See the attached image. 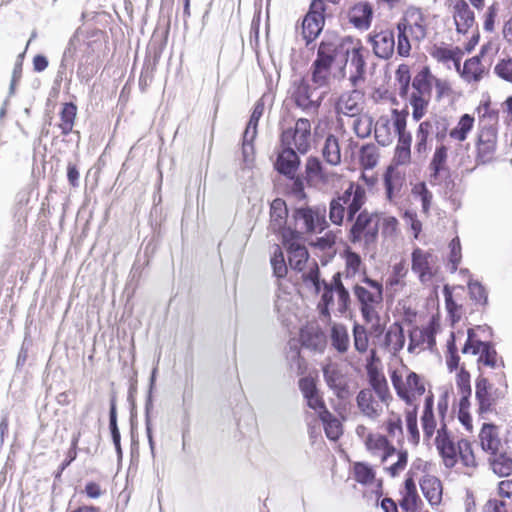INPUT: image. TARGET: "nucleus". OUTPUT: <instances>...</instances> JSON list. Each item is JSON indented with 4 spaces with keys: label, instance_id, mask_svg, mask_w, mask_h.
I'll return each mask as SVG.
<instances>
[{
    "label": "nucleus",
    "instance_id": "obj_1",
    "mask_svg": "<svg viewBox=\"0 0 512 512\" xmlns=\"http://www.w3.org/2000/svg\"><path fill=\"white\" fill-rule=\"evenodd\" d=\"M397 53L401 57H407L411 51L409 35L413 40L420 42L426 38L427 30L424 17L419 11L409 12L397 23Z\"/></svg>",
    "mask_w": 512,
    "mask_h": 512
},
{
    "label": "nucleus",
    "instance_id": "obj_2",
    "mask_svg": "<svg viewBox=\"0 0 512 512\" xmlns=\"http://www.w3.org/2000/svg\"><path fill=\"white\" fill-rule=\"evenodd\" d=\"M365 198V192L359 186L353 190V185H350L341 196L333 199L330 203V220L332 224H342L344 214L346 212L347 221L354 220L355 215L360 211Z\"/></svg>",
    "mask_w": 512,
    "mask_h": 512
},
{
    "label": "nucleus",
    "instance_id": "obj_3",
    "mask_svg": "<svg viewBox=\"0 0 512 512\" xmlns=\"http://www.w3.org/2000/svg\"><path fill=\"white\" fill-rule=\"evenodd\" d=\"M282 244L288 253L289 266L296 271H303L309 259V253L305 246L306 239L302 232L292 226H279Z\"/></svg>",
    "mask_w": 512,
    "mask_h": 512
},
{
    "label": "nucleus",
    "instance_id": "obj_4",
    "mask_svg": "<svg viewBox=\"0 0 512 512\" xmlns=\"http://www.w3.org/2000/svg\"><path fill=\"white\" fill-rule=\"evenodd\" d=\"M334 294L337 295V310L340 314L348 311L351 303L350 293L344 287L341 274L335 273L330 282L323 281V293L318 304L321 317L330 320V306L334 302Z\"/></svg>",
    "mask_w": 512,
    "mask_h": 512
},
{
    "label": "nucleus",
    "instance_id": "obj_5",
    "mask_svg": "<svg viewBox=\"0 0 512 512\" xmlns=\"http://www.w3.org/2000/svg\"><path fill=\"white\" fill-rule=\"evenodd\" d=\"M311 124L306 118L296 121L294 127L284 129L280 136L281 147L294 148L300 154L310 149Z\"/></svg>",
    "mask_w": 512,
    "mask_h": 512
},
{
    "label": "nucleus",
    "instance_id": "obj_6",
    "mask_svg": "<svg viewBox=\"0 0 512 512\" xmlns=\"http://www.w3.org/2000/svg\"><path fill=\"white\" fill-rule=\"evenodd\" d=\"M326 5L324 0H312L305 14L301 28L306 45L312 43L322 32L325 25Z\"/></svg>",
    "mask_w": 512,
    "mask_h": 512
},
{
    "label": "nucleus",
    "instance_id": "obj_7",
    "mask_svg": "<svg viewBox=\"0 0 512 512\" xmlns=\"http://www.w3.org/2000/svg\"><path fill=\"white\" fill-rule=\"evenodd\" d=\"M392 385L397 395L405 401L409 406L414 407L416 397L425 393V385L421 377L415 372H409L406 380L403 381L402 377L394 371L391 375Z\"/></svg>",
    "mask_w": 512,
    "mask_h": 512
},
{
    "label": "nucleus",
    "instance_id": "obj_8",
    "mask_svg": "<svg viewBox=\"0 0 512 512\" xmlns=\"http://www.w3.org/2000/svg\"><path fill=\"white\" fill-rule=\"evenodd\" d=\"M505 396L500 389H493L488 379L480 375L475 381V397L479 405V413L491 412L498 399Z\"/></svg>",
    "mask_w": 512,
    "mask_h": 512
},
{
    "label": "nucleus",
    "instance_id": "obj_9",
    "mask_svg": "<svg viewBox=\"0 0 512 512\" xmlns=\"http://www.w3.org/2000/svg\"><path fill=\"white\" fill-rule=\"evenodd\" d=\"M292 88L293 92L291 97L297 107L306 112H317L321 105L322 97H319L316 100L312 98V94L315 89H312L304 78L295 80L292 84Z\"/></svg>",
    "mask_w": 512,
    "mask_h": 512
},
{
    "label": "nucleus",
    "instance_id": "obj_10",
    "mask_svg": "<svg viewBox=\"0 0 512 512\" xmlns=\"http://www.w3.org/2000/svg\"><path fill=\"white\" fill-rule=\"evenodd\" d=\"M354 295L360 304V311L366 322H371L376 316V306L381 304L383 296L368 290L361 285H355L353 288Z\"/></svg>",
    "mask_w": 512,
    "mask_h": 512
},
{
    "label": "nucleus",
    "instance_id": "obj_11",
    "mask_svg": "<svg viewBox=\"0 0 512 512\" xmlns=\"http://www.w3.org/2000/svg\"><path fill=\"white\" fill-rule=\"evenodd\" d=\"M369 42L372 45L374 54L381 59L387 60L391 58L395 49L397 50L395 34L394 31L390 29L370 34Z\"/></svg>",
    "mask_w": 512,
    "mask_h": 512
},
{
    "label": "nucleus",
    "instance_id": "obj_12",
    "mask_svg": "<svg viewBox=\"0 0 512 512\" xmlns=\"http://www.w3.org/2000/svg\"><path fill=\"white\" fill-rule=\"evenodd\" d=\"M411 269L418 275L421 283L430 281L436 272L434 270V256L420 248H415L412 252Z\"/></svg>",
    "mask_w": 512,
    "mask_h": 512
},
{
    "label": "nucleus",
    "instance_id": "obj_13",
    "mask_svg": "<svg viewBox=\"0 0 512 512\" xmlns=\"http://www.w3.org/2000/svg\"><path fill=\"white\" fill-rule=\"evenodd\" d=\"M435 444L443 459L444 465L447 468H453L457 463L458 447H455L454 442L448 434L446 424L444 423L437 431Z\"/></svg>",
    "mask_w": 512,
    "mask_h": 512
},
{
    "label": "nucleus",
    "instance_id": "obj_14",
    "mask_svg": "<svg viewBox=\"0 0 512 512\" xmlns=\"http://www.w3.org/2000/svg\"><path fill=\"white\" fill-rule=\"evenodd\" d=\"M496 131L492 126L484 127L478 136L477 143V162L486 164L489 163L496 151Z\"/></svg>",
    "mask_w": 512,
    "mask_h": 512
},
{
    "label": "nucleus",
    "instance_id": "obj_15",
    "mask_svg": "<svg viewBox=\"0 0 512 512\" xmlns=\"http://www.w3.org/2000/svg\"><path fill=\"white\" fill-rule=\"evenodd\" d=\"M453 19L456 31L460 34H466L475 24V14L465 0H454Z\"/></svg>",
    "mask_w": 512,
    "mask_h": 512
},
{
    "label": "nucleus",
    "instance_id": "obj_16",
    "mask_svg": "<svg viewBox=\"0 0 512 512\" xmlns=\"http://www.w3.org/2000/svg\"><path fill=\"white\" fill-rule=\"evenodd\" d=\"M323 377L330 389L339 398H343L348 393L347 383L345 377L340 370L338 364L329 362L322 368Z\"/></svg>",
    "mask_w": 512,
    "mask_h": 512
},
{
    "label": "nucleus",
    "instance_id": "obj_17",
    "mask_svg": "<svg viewBox=\"0 0 512 512\" xmlns=\"http://www.w3.org/2000/svg\"><path fill=\"white\" fill-rule=\"evenodd\" d=\"M296 152L294 148L282 147L275 163L276 170L291 179L294 178L300 165V159Z\"/></svg>",
    "mask_w": 512,
    "mask_h": 512
},
{
    "label": "nucleus",
    "instance_id": "obj_18",
    "mask_svg": "<svg viewBox=\"0 0 512 512\" xmlns=\"http://www.w3.org/2000/svg\"><path fill=\"white\" fill-rule=\"evenodd\" d=\"M373 7L369 2H358L348 12L349 22L357 29L366 30L371 26Z\"/></svg>",
    "mask_w": 512,
    "mask_h": 512
},
{
    "label": "nucleus",
    "instance_id": "obj_19",
    "mask_svg": "<svg viewBox=\"0 0 512 512\" xmlns=\"http://www.w3.org/2000/svg\"><path fill=\"white\" fill-rule=\"evenodd\" d=\"M360 411L371 419H376L383 411L381 403L375 400L371 389L365 388L359 391L356 397Z\"/></svg>",
    "mask_w": 512,
    "mask_h": 512
},
{
    "label": "nucleus",
    "instance_id": "obj_20",
    "mask_svg": "<svg viewBox=\"0 0 512 512\" xmlns=\"http://www.w3.org/2000/svg\"><path fill=\"white\" fill-rule=\"evenodd\" d=\"M295 222L302 221L303 224H328L326 221V207H301L296 208L293 212Z\"/></svg>",
    "mask_w": 512,
    "mask_h": 512
},
{
    "label": "nucleus",
    "instance_id": "obj_21",
    "mask_svg": "<svg viewBox=\"0 0 512 512\" xmlns=\"http://www.w3.org/2000/svg\"><path fill=\"white\" fill-rule=\"evenodd\" d=\"M421 491L431 506H436L442 500V483L433 475H425L420 480Z\"/></svg>",
    "mask_w": 512,
    "mask_h": 512
},
{
    "label": "nucleus",
    "instance_id": "obj_22",
    "mask_svg": "<svg viewBox=\"0 0 512 512\" xmlns=\"http://www.w3.org/2000/svg\"><path fill=\"white\" fill-rule=\"evenodd\" d=\"M478 357V364L490 367L492 369L504 368L505 362L501 356L498 355L494 344L491 341H487L481 348Z\"/></svg>",
    "mask_w": 512,
    "mask_h": 512
},
{
    "label": "nucleus",
    "instance_id": "obj_23",
    "mask_svg": "<svg viewBox=\"0 0 512 512\" xmlns=\"http://www.w3.org/2000/svg\"><path fill=\"white\" fill-rule=\"evenodd\" d=\"M330 340L332 347L339 353L344 354L350 347V337L345 325L335 323L330 329Z\"/></svg>",
    "mask_w": 512,
    "mask_h": 512
},
{
    "label": "nucleus",
    "instance_id": "obj_24",
    "mask_svg": "<svg viewBox=\"0 0 512 512\" xmlns=\"http://www.w3.org/2000/svg\"><path fill=\"white\" fill-rule=\"evenodd\" d=\"M434 76L431 74L429 67L424 66L414 77L412 81V87L415 92L412 94H419L423 97H431L432 92V80Z\"/></svg>",
    "mask_w": 512,
    "mask_h": 512
},
{
    "label": "nucleus",
    "instance_id": "obj_25",
    "mask_svg": "<svg viewBox=\"0 0 512 512\" xmlns=\"http://www.w3.org/2000/svg\"><path fill=\"white\" fill-rule=\"evenodd\" d=\"M479 438L482 449L490 452L491 456L499 452L501 443L495 431L494 425L484 424L481 429Z\"/></svg>",
    "mask_w": 512,
    "mask_h": 512
},
{
    "label": "nucleus",
    "instance_id": "obj_26",
    "mask_svg": "<svg viewBox=\"0 0 512 512\" xmlns=\"http://www.w3.org/2000/svg\"><path fill=\"white\" fill-rule=\"evenodd\" d=\"M336 45L332 42L322 41L317 50V56L313 66L331 69L336 56Z\"/></svg>",
    "mask_w": 512,
    "mask_h": 512
},
{
    "label": "nucleus",
    "instance_id": "obj_27",
    "mask_svg": "<svg viewBox=\"0 0 512 512\" xmlns=\"http://www.w3.org/2000/svg\"><path fill=\"white\" fill-rule=\"evenodd\" d=\"M447 158L448 148L443 144L437 146L429 164V169L431 170V178L437 179L442 172L449 171L446 165Z\"/></svg>",
    "mask_w": 512,
    "mask_h": 512
},
{
    "label": "nucleus",
    "instance_id": "obj_28",
    "mask_svg": "<svg viewBox=\"0 0 512 512\" xmlns=\"http://www.w3.org/2000/svg\"><path fill=\"white\" fill-rule=\"evenodd\" d=\"M322 156L328 164L333 166L341 162L339 140L335 135L329 134L326 137L322 148Z\"/></svg>",
    "mask_w": 512,
    "mask_h": 512
},
{
    "label": "nucleus",
    "instance_id": "obj_29",
    "mask_svg": "<svg viewBox=\"0 0 512 512\" xmlns=\"http://www.w3.org/2000/svg\"><path fill=\"white\" fill-rule=\"evenodd\" d=\"M434 399L433 395L430 394L425 398L424 410L421 417V423L424 435L427 438H431L435 432L436 420L433 413Z\"/></svg>",
    "mask_w": 512,
    "mask_h": 512
},
{
    "label": "nucleus",
    "instance_id": "obj_30",
    "mask_svg": "<svg viewBox=\"0 0 512 512\" xmlns=\"http://www.w3.org/2000/svg\"><path fill=\"white\" fill-rule=\"evenodd\" d=\"M493 472L499 477H507L512 474V457L505 452H497L489 458Z\"/></svg>",
    "mask_w": 512,
    "mask_h": 512
},
{
    "label": "nucleus",
    "instance_id": "obj_31",
    "mask_svg": "<svg viewBox=\"0 0 512 512\" xmlns=\"http://www.w3.org/2000/svg\"><path fill=\"white\" fill-rule=\"evenodd\" d=\"M378 235V226H351L350 240L353 243L363 241L366 246L374 243Z\"/></svg>",
    "mask_w": 512,
    "mask_h": 512
},
{
    "label": "nucleus",
    "instance_id": "obj_32",
    "mask_svg": "<svg viewBox=\"0 0 512 512\" xmlns=\"http://www.w3.org/2000/svg\"><path fill=\"white\" fill-rule=\"evenodd\" d=\"M484 68L479 56H474L464 62L461 76L467 82H478L482 79Z\"/></svg>",
    "mask_w": 512,
    "mask_h": 512
},
{
    "label": "nucleus",
    "instance_id": "obj_33",
    "mask_svg": "<svg viewBox=\"0 0 512 512\" xmlns=\"http://www.w3.org/2000/svg\"><path fill=\"white\" fill-rule=\"evenodd\" d=\"M302 344L314 351L323 352L326 347V337L320 330H306L301 333Z\"/></svg>",
    "mask_w": 512,
    "mask_h": 512
},
{
    "label": "nucleus",
    "instance_id": "obj_34",
    "mask_svg": "<svg viewBox=\"0 0 512 512\" xmlns=\"http://www.w3.org/2000/svg\"><path fill=\"white\" fill-rule=\"evenodd\" d=\"M350 65L355 68V74L350 76L351 83L356 86L361 80H364L366 62L362 54L361 47H354L351 51Z\"/></svg>",
    "mask_w": 512,
    "mask_h": 512
},
{
    "label": "nucleus",
    "instance_id": "obj_35",
    "mask_svg": "<svg viewBox=\"0 0 512 512\" xmlns=\"http://www.w3.org/2000/svg\"><path fill=\"white\" fill-rule=\"evenodd\" d=\"M404 484L405 494L400 501V506L406 512H415L417 510V502L419 501L415 482L412 478H407Z\"/></svg>",
    "mask_w": 512,
    "mask_h": 512
},
{
    "label": "nucleus",
    "instance_id": "obj_36",
    "mask_svg": "<svg viewBox=\"0 0 512 512\" xmlns=\"http://www.w3.org/2000/svg\"><path fill=\"white\" fill-rule=\"evenodd\" d=\"M76 114L77 106L74 103L68 102L63 105L60 112L61 123L59 124V128L63 135L66 136L72 132Z\"/></svg>",
    "mask_w": 512,
    "mask_h": 512
},
{
    "label": "nucleus",
    "instance_id": "obj_37",
    "mask_svg": "<svg viewBox=\"0 0 512 512\" xmlns=\"http://www.w3.org/2000/svg\"><path fill=\"white\" fill-rule=\"evenodd\" d=\"M271 253L272 255L270 258V264L272 266L273 275L277 279H282L287 275L288 272L283 251L278 244H274Z\"/></svg>",
    "mask_w": 512,
    "mask_h": 512
},
{
    "label": "nucleus",
    "instance_id": "obj_38",
    "mask_svg": "<svg viewBox=\"0 0 512 512\" xmlns=\"http://www.w3.org/2000/svg\"><path fill=\"white\" fill-rule=\"evenodd\" d=\"M384 186L389 200H392L401 189L402 179L392 166H389L384 173Z\"/></svg>",
    "mask_w": 512,
    "mask_h": 512
},
{
    "label": "nucleus",
    "instance_id": "obj_39",
    "mask_svg": "<svg viewBox=\"0 0 512 512\" xmlns=\"http://www.w3.org/2000/svg\"><path fill=\"white\" fill-rule=\"evenodd\" d=\"M109 428L112 436V441L115 446L116 453L118 457H122V449H121V436L117 425V411H116V400L115 397H112L110 402V411H109Z\"/></svg>",
    "mask_w": 512,
    "mask_h": 512
},
{
    "label": "nucleus",
    "instance_id": "obj_40",
    "mask_svg": "<svg viewBox=\"0 0 512 512\" xmlns=\"http://www.w3.org/2000/svg\"><path fill=\"white\" fill-rule=\"evenodd\" d=\"M338 113H342L349 117H355L359 115L361 108L353 94L342 95L336 106Z\"/></svg>",
    "mask_w": 512,
    "mask_h": 512
},
{
    "label": "nucleus",
    "instance_id": "obj_41",
    "mask_svg": "<svg viewBox=\"0 0 512 512\" xmlns=\"http://www.w3.org/2000/svg\"><path fill=\"white\" fill-rule=\"evenodd\" d=\"M428 124V130L431 134L435 135L437 141H443L447 135L449 123L445 117L434 116L428 120L423 121Z\"/></svg>",
    "mask_w": 512,
    "mask_h": 512
},
{
    "label": "nucleus",
    "instance_id": "obj_42",
    "mask_svg": "<svg viewBox=\"0 0 512 512\" xmlns=\"http://www.w3.org/2000/svg\"><path fill=\"white\" fill-rule=\"evenodd\" d=\"M473 124L474 118L471 115H462L457 126L450 131V137L458 141H464L467 138L468 133L473 128Z\"/></svg>",
    "mask_w": 512,
    "mask_h": 512
},
{
    "label": "nucleus",
    "instance_id": "obj_43",
    "mask_svg": "<svg viewBox=\"0 0 512 512\" xmlns=\"http://www.w3.org/2000/svg\"><path fill=\"white\" fill-rule=\"evenodd\" d=\"M417 414L418 406L414 405L411 409H407L405 412L406 426L409 433V441L413 444H418L420 434L417 426Z\"/></svg>",
    "mask_w": 512,
    "mask_h": 512
},
{
    "label": "nucleus",
    "instance_id": "obj_44",
    "mask_svg": "<svg viewBox=\"0 0 512 512\" xmlns=\"http://www.w3.org/2000/svg\"><path fill=\"white\" fill-rule=\"evenodd\" d=\"M288 209L281 198H276L270 205V217L272 224H287Z\"/></svg>",
    "mask_w": 512,
    "mask_h": 512
},
{
    "label": "nucleus",
    "instance_id": "obj_45",
    "mask_svg": "<svg viewBox=\"0 0 512 512\" xmlns=\"http://www.w3.org/2000/svg\"><path fill=\"white\" fill-rule=\"evenodd\" d=\"M319 418L323 422L324 431H325L327 438H329L330 440H333V441L338 440L342 434L341 423L339 422V420L335 416H333L330 412L327 417L322 415Z\"/></svg>",
    "mask_w": 512,
    "mask_h": 512
},
{
    "label": "nucleus",
    "instance_id": "obj_46",
    "mask_svg": "<svg viewBox=\"0 0 512 512\" xmlns=\"http://www.w3.org/2000/svg\"><path fill=\"white\" fill-rule=\"evenodd\" d=\"M359 159L362 166L366 169L375 167L378 163L377 148L374 144H365L361 147Z\"/></svg>",
    "mask_w": 512,
    "mask_h": 512
},
{
    "label": "nucleus",
    "instance_id": "obj_47",
    "mask_svg": "<svg viewBox=\"0 0 512 512\" xmlns=\"http://www.w3.org/2000/svg\"><path fill=\"white\" fill-rule=\"evenodd\" d=\"M486 342L487 341L481 340V338L477 334L476 329L469 328L467 331V340L462 348V353L463 354L471 353L472 355H477L480 351V348Z\"/></svg>",
    "mask_w": 512,
    "mask_h": 512
},
{
    "label": "nucleus",
    "instance_id": "obj_48",
    "mask_svg": "<svg viewBox=\"0 0 512 512\" xmlns=\"http://www.w3.org/2000/svg\"><path fill=\"white\" fill-rule=\"evenodd\" d=\"M468 291L470 298L483 306L488 304V293L486 288L478 281L470 279L468 281Z\"/></svg>",
    "mask_w": 512,
    "mask_h": 512
},
{
    "label": "nucleus",
    "instance_id": "obj_49",
    "mask_svg": "<svg viewBox=\"0 0 512 512\" xmlns=\"http://www.w3.org/2000/svg\"><path fill=\"white\" fill-rule=\"evenodd\" d=\"M458 455L466 467H476V460L469 441L462 439L458 442Z\"/></svg>",
    "mask_w": 512,
    "mask_h": 512
},
{
    "label": "nucleus",
    "instance_id": "obj_50",
    "mask_svg": "<svg viewBox=\"0 0 512 512\" xmlns=\"http://www.w3.org/2000/svg\"><path fill=\"white\" fill-rule=\"evenodd\" d=\"M354 348L359 353H365L368 349L369 339L364 326L355 323L353 326Z\"/></svg>",
    "mask_w": 512,
    "mask_h": 512
},
{
    "label": "nucleus",
    "instance_id": "obj_51",
    "mask_svg": "<svg viewBox=\"0 0 512 512\" xmlns=\"http://www.w3.org/2000/svg\"><path fill=\"white\" fill-rule=\"evenodd\" d=\"M428 97H423L419 94H411L410 96V104L412 106V117L415 121H419L426 112V108L429 104Z\"/></svg>",
    "mask_w": 512,
    "mask_h": 512
},
{
    "label": "nucleus",
    "instance_id": "obj_52",
    "mask_svg": "<svg viewBox=\"0 0 512 512\" xmlns=\"http://www.w3.org/2000/svg\"><path fill=\"white\" fill-rule=\"evenodd\" d=\"M428 124L421 122L416 132L415 151L419 155L426 154L428 150V137L431 134L428 130Z\"/></svg>",
    "mask_w": 512,
    "mask_h": 512
},
{
    "label": "nucleus",
    "instance_id": "obj_53",
    "mask_svg": "<svg viewBox=\"0 0 512 512\" xmlns=\"http://www.w3.org/2000/svg\"><path fill=\"white\" fill-rule=\"evenodd\" d=\"M407 273L408 269L404 261L396 263L392 268L391 275L387 279V286L395 287L397 285H404L403 279L405 278Z\"/></svg>",
    "mask_w": 512,
    "mask_h": 512
},
{
    "label": "nucleus",
    "instance_id": "obj_54",
    "mask_svg": "<svg viewBox=\"0 0 512 512\" xmlns=\"http://www.w3.org/2000/svg\"><path fill=\"white\" fill-rule=\"evenodd\" d=\"M450 254H449V269L451 273L456 272L458 265L461 261V245L459 237H454L449 243Z\"/></svg>",
    "mask_w": 512,
    "mask_h": 512
},
{
    "label": "nucleus",
    "instance_id": "obj_55",
    "mask_svg": "<svg viewBox=\"0 0 512 512\" xmlns=\"http://www.w3.org/2000/svg\"><path fill=\"white\" fill-rule=\"evenodd\" d=\"M355 479L358 483L368 484L375 478L373 469L364 463H356L354 466Z\"/></svg>",
    "mask_w": 512,
    "mask_h": 512
},
{
    "label": "nucleus",
    "instance_id": "obj_56",
    "mask_svg": "<svg viewBox=\"0 0 512 512\" xmlns=\"http://www.w3.org/2000/svg\"><path fill=\"white\" fill-rule=\"evenodd\" d=\"M386 340L389 343L394 344L399 349L403 348L405 344V335L403 327L398 324L394 323L392 326H390L389 330L386 333Z\"/></svg>",
    "mask_w": 512,
    "mask_h": 512
},
{
    "label": "nucleus",
    "instance_id": "obj_57",
    "mask_svg": "<svg viewBox=\"0 0 512 512\" xmlns=\"http://www.w3.org/2000/svg\"><path fill=\"white\" fill-rule=\"evenodd\" d=\"M494 73L502 80L512 83V58L501 59L495 65Z\"/></svg>",
    "mask_w": 512,
    "mask_h": 512
},
{
    "label": "nucleus",
    "instance_id": "obj_58",
    "mask_svg": "<svg viewBox=\"0 0 512 512\" xmlns=\"http://www.w3.org/2000/svg\"><path fill=\"white\" fill-rule=\"evenodd\" d=\"M302 278L304 282H310L313 285L316 293L320 292L324 280H320V271L316 261L312 262L309 271L304 273Z\"/></svg>",
    "mask_w": 512,
    "mask_h": 512
},
{
    "label": "nucleus",
    "instance_id": "obj_59",
    "mask_svg": "<svg viewBox=\"0 0 512 512\" xmlns=\"http://www.w3.org/2000/svg\"><path fill=\"white\" fill-rule=\"evenodd\" d=\"M306 180L308 182L322 176V164L317 157H309L305 165Z\"/></svg>",
    "mask_w": 512,
    "mask_h": 512
},
{
    "label": "nucleus",
    "instance_id": "obj_60",
    "mask_svg": "<svg viewBox=\"0 0 512 512\" xmlns=\"http://www.w3.org/2000/svg\"><path fill=\"white\" fill-rule=\"evenodd\" d=\"M456 386L460 395H471L472 389L470 384V374L464 367H461L457 373Z\"/></svg>",
    "mask_w": 512,
    "mask_h": 512
},
{
    "label": "nucleus",
    "instance_id": "obj_61",
    "mask_svg": "<svg viewBox=\"0 0 512 512\" xmlns=\"http://www.w3.org/2000/svg\"><path fill=\"white\" fill-rule=\"evenodd\" d=\"M512 501L503 499H490L483 507V512H511Z\"/></svg>",
    "mask_w": 512,
    "mask_h": 512
},
{
    "label": "nucleus",
    "instance_id": "obj_62",
    "mask_svg": "<svg viewBox=\"0 0 512 512\" xmlns=\"http://www.w3.org/2000/svg\"><path fill=\"white\" fill-rule=\"evenodd\" d=\"M305 399L308 407L313 409L318 414L319 417H321L322 415L327 417L329 415V410L327 409L323 398L319 395V392L314 395L308 396Z\"/></svg>",
    "mask_w": 512,
    "mask_h": 512
},
{
    "label": "nucleus",
    "instance_id": "obj_63",
    "mask_svg": "<svg viewBox=\"0 0 512 512\" xmlns=\"http://www.w3.org/2000/svg\"><path fill=\"white\" fill-rule=\"evenodd\" d=\"M274 309L280 317H285L291 309V297L289 293H278L276 295Z\"/></svg>",
    "mask_w": 512,
    "mask_h": 512
},
{
    "label": "nucleus",
    "instance_id": "obj_64",
    "mask_svg": "<svg viewBox=\"0 0 512 512\" xmlns=\"http://www.w3.org/2000/svg\"><path fill=\"white\" fill-rule=\"evenodd\" d=\"M388 439L380 434H368L365 444L368 450L376 452L387 447Z\"/></svg>",
    "mask_w": 512,
    "mask_h": 512
}]
</instances>
